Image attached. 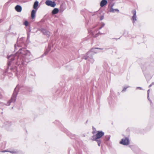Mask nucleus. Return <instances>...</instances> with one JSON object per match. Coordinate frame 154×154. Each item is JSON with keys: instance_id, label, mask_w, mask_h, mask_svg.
<instances>
[{"instance_id": "1", "label": "nucleus", "mask_w": 154, "mask_h": 154, "mask_svg": "<svg viewBox=\"0 0 154 154\" xmlns=\"http://www.w3.org/2000/svg\"><path fill=\"white\" fill-rule=\"evenodd\" d=\"M32 57V55L30 52L27 50L25 48H23L19 49V51L15 55H11L8 56V59L9 61L8 63V68L4 72H3L2 70L0 69L1 74H2L4 76L5 75V73L7 72L8 69H10L11 71L13 72L14 75H16L17 72V68L16 66H10L12 63V61L15 60V62L19 67L22 70V67L26 65V63L29 62L30 59Z\"/></svg>"}, {"instance_id": "2", "label": "nucleus", "mask_w": 154, "mask_h": 154, "mask_svg": "<svg viewBox=\"0 0 154 154\" xmlns=\"http://www.w3.org/2000/svg\"><path fill=\"white\" fill-rule=\"evenodd\" d=\"M19 89V85H17L14 89L11 98L8 101L7 104H5L4 103L0 102V109H2V107L4 105L8 106L10 105L11 103H15L16 99V97L18 91ZM2 97V96L0 95V99H1Z\"/></svg>"}, {"instance_id": "3", "label": "nucleus", "mask_w": 154, "mask_h": 154, "mask_svg": "<svg viewBox=\"0 0 154 154\" xmlns=\"http://www.w3.org/2000/svg\"><path fill=\"white\" fill-rule=\"evenodd\" d=\"M104 135V133L102 131H98L97 133L95 136L92 137L93 140L96 141L99 146H100L101 141L100 138Z\"/></svg>"}, {"instance_id": "4", "label": "nucleus", "mask_w": 154, "mask_h": 154, "mask_svg": "<svg viewBox=\"0 0 154 154\" xmlns=\"http://www.w3.org/2000/svg\"><path fill=\"white\" fill-rule=\"evenodd\" d=\"M94 55L92 53L88 51L86 54V55L84 56L83 58L93 63L94 61L93 58Z\"/></svg>"}, {"instance_id": "5", "label": "nucleus", "mask_w": 154, "mask_h": 154, "mask_svg": "<svg viewBox=\"0 0 154 154\" xmlns=\"http://www.w3.org/2000/svg\"><path fill=\"white\" fill-rule=\"evenodd\" d=\"M96 26H94L89 28L90 31L92 34L93 36L95 37H97L100 34V32L98 31L99 28L95 29Z\"/></svg>"}, {"instance_id": "6", "label": "nucleus", "mask_w": 154, "mask_h": 154, "mask_svg": "<svg viewBox=\"0 0 154 154\" xmlns=\"http://www.w3.org/2000/svg\"><path fill=\"white\" fill-rule=\"evenodd\" d=\"M24 38H21L20 39L18 38L17 43L15 45V49H17V47L19 48L20 47H23L25 45L24 44Z\"/></svg>"}, {"instance_id": "7", "label": "nucleus", "mask_w": 154, "mask_h": 154, "mask_svg": "<svg viewBox=\"0 0 154 154\" xmlns=\"http://www.w3.org/2000/svg\"><path fill=\"white\" fill-rule=\"evenodd\" d=\"M130 141L129 139L127 137H125L122 138L121 141L120 142V143L124 145H127L129 144Z\"/></svg>"}, {"instance_id": "8", "label": "nucleus", "mask_w": 154, "mask_h": 154, "mask_svg": "<svg viewBox=\"0 0 154 154\" xmlns=\"http://www.w3.org/2000/svg\"><path fill=\"white\" fill-rule=\"evenodd\" d=\"M45 3L47 5L52 7H54L56 5V4L54 2H52L50 0L46 1Z\"/></svg>"}, {"instance_id": "9", "label": "nucleus", "mask_w": 154, "mask_h": 154, "mask_svg": "<svg viewBox=\"0 0 154 154\" xmlns=\"http://www.w3.org/2000/svg\"><path fill=\"white\" fill-rule=\"evenodd\" d=\"M131 12L133 13V15L131 19L132 20L133 23L134 24L135 21L137 20V17L136 15V12L135 10H133L131 11Z\"/></svg>"}, {"instance_id": "10", "label": "nucleus", "mask_w": 154, "mask_h": 154, "mask_svg": "<svg viewBox=\"0 0 154 154\" xmlns=\"http://www.w3.org/2000/svg\"><path fill=\"white\" fill-rule=\"evenodd\" d=\"M114 5V3L110 4L109 5L110 8L109 10V12L112 13H114L115 12H119V10L118 9H113V7Z\"/></svg>"}, {"instance_id": "11", "label": "nucleus", "mask_w": 154, "mask_h": 154, "mask_svg": "<svg viewBox=\"0 0 154 154\" xmlns=\"http://www.w3.org/2000/svg\"><path fill=\"white\" fill-rule=\"evenodd\" d=\"M41 31L44 35H46L47 37H49L50 36V32L46 29H42Z\"/></svg>"}, {"instance_id": "12", "label": "nucleus", "mask_w": 154, "mask_h": 154, "mask_svg": "<svg viewBox=\"0 0 154 154\" xmlns=\"http://www.w3.org/2000/svg\"><path fill=\"white\" fill-rule=\"evenodd\" d=\"M97 49L102 50L103 49L101 48H92L89 51L91 52L94 55V54L97 53L98 52V51H97Z\"/></svg>"}, {"instance_id": "13", "label": "nucleus", "mask_w": 154, "mask_h": 154, "mask_svg": "<svg viewBox=\"0 0 154 154\" xmlns=\"http://www.w3.org/2000/svg\"><path fill=\"white\" fill-rule=\"evenodd\" d=\"M16 10L18 12H20L22 11V7L19 5H17L15 8Z\"/></svg>"}, {"instance_id": "14", "label": "nucleus", "mask_w": 154, "mask_h": 154, "mask_svg": "<svg viewBox=\"0 0 154 154\" xmlns=\"http://www.w3.org/2000/svg\"><path fill=\"white\" fill-rule=\"evenodd\" d=\"M107 1L106 0H102L100 2V6L101 7H103L107 3Z\"/></svg>"}, {"instance_id": "15", "label": "nucleus", "mask_w": 154, "mask_h": 154, "mask_svg": "<svg viewBox=\"0 0 154 154\" xmlns=\"http://www.w3.org/2000/svg\"><path fill=\"white\" fill-rule=\"evenodd\" d=\"M38 2L37 1H35L34 3L33 6V8L37 10L38 9L37 7L38 6Z\"/></svg>"}, {"instance_id": "16", "label": "nucleus", "mask_w": 154, "mask_h": 154, "mask_svg": "<svg viewBox=\"0 0 154 154\" xmlns=\"http://www.w3.org/2000/svg\"><path fill=\"white\" fill-rule=\"evenodd\" d=\"M36 11H35L34 10H33L31 12V18L32 19H33L35 16V14L36 13Z\"/></svg>"}, {"instance_id": "17", "label": "nucleus", "mask_w": 154, "mask_h": 154, "mask_svg": "<svg viewBox=\"0 0 154 154\" xmlns=\"http://www.w3.org/2000/svg\"><path fill=\"white\" fill-rule=\"evenodd\" d=\"M11 125V123L8 121H6L4 122V126L8 127Z\"/></svg>"}, {"instance_id": "18", "label": "nucleus", "mask_w": 154, "mask_h": 154, "mask_svg": "<svg viewBox=\"0 0 154 154\" xmlns=\"http://www.w3.org/2000/svg\"><path fill=\"white\" fill-rule=\"evenodd\" d=\"M59 11V9L58 8H55L52 11V14H56L58 13Z\"/></svg>"}, {"instance_id": "19", "label": "nucleus", "mask_w": 154, "mask_h": 154, "mask_svg": "<svg viewBox=\"0 0 154 154\" xmlns=\"http://www.w3.org/2000/svg\"><path fill=\"white\" fill-rule=\"evenodd\" d=\"M51 50V47L49 45L48 46V48L46 50V51L45 52L44 54H43V55H46L48 52L50 50Z\"/></svg>"}, {"instance_id": "20", "label": "nucleus", "mask_w": 154, "mask_h": 154, "mask_svg": "<svg viewBox=\"0 0 154 154\" xmlns=\"http://www.w3.org/2000/svg\"><path fill=\"white\" fill-rule=\"evenodd\" d=\"M149 89L147 91V98L148 100L150 101V105H151L152 104L151 100L149 98Z\"/></svg>"}, {"instance_id": "21", "label": "nucleus", "mask_w": 154, "mask_h": 154, "mask_svg": "<svg viewBox=\"0 0 154 154\" xmlns=\"http://www.w3.org/2000/svg\"><path fill=\"white\" fill-rule=\"evenodd\" d=\"M9 152L11 153L12 154H18V151H10Z\"/></svg>"}, {"instance_id": "22", "label": "nucleus", "mask_w": 154, "mask_h": 154, "mask_svg": "<svg viewBox=\"0 0 154 154\" xmlns=\"http://www.w3.org/2000/svg\"><path fill=\"white\" fill-rule=\"evenodd\" d=\"M130 87L129 86H128L127 87H124L123 89L122 90V91H126V89L127 88Z\"/></svg>"}, {"instance_id": "23", "label": "nucleus", "mask_w": 154, "mask_h": 154, "mask_svg": "<svg viewBox=\"0 0 154 154\" xmlns=\"http://www.w3.org/2000/svg\"><path fill=\"white\" fill-rule=\"evenodd\" d=\"M23 24L26 26H27L28 25L29 23L27 21H25L23 23Z\"/></svg>"}, {"instance_id": "24", "label": "nucleus", "mask_w": 154, "mask_h": 154, "mask_svg": "<svg viewBox=\"0 0 154 154\" xmlns=\"http://www.w3.org/2000/svg\"><path fill=\"white\" fill-rule=\"evenodd\" d=\"M110 138V137L109 136H106L105 137L106 140L107 141H108L109 140Z\"/></svg>"}, {"instance_id": "25", "label": "nucleus", "mask_w": 154, "mask_h": 154, "mask_svg": "<svg viewBox=\"0 0 154 154\" xmlns=\"http://www.w3.org/2000/svg\"><path fill=\"white\" fill-rule=\"evenodd\" d=\"M104 25H105V24L103 23H101V26L99 28V29H101L104 26Z\"/></svg>"}, {"instance_id": "26", "label": "nucleus", "mask_w": 154, "mask_h": 154, "mask_svg": "<svg viewBox=\"0 0 154 154\" xmlns=\"http://www.w3.org/2000/svg\"><path fill=\"white\" fill-rule=\"evenodd\" d=\"M9 151H10L8 150H3V151H1V152H9Z\"/></svg>"}, {"instance_id": "27", "label": "nucleus", "mask_w": 154, "mask_h": 154, "mask_svg": "<svg viewBox=\"0 0 154 154\" xmlns=\"http://www.w3.org/2000/svg\"><path fill=\"white\" fill-rule=\"evenodd\" d=\"M104 16L103 15H102L100 17V20H103L104 19Z\"/></svg>"}, {"instance_id": "28", "label": "nucleus", "mask_w": 154, "mask_h": 154, "mask_svg": "<svg viewBox=\"0 0 154 154\" xmlns=\"http://www.w3.org/2000/svg\"><path fill=\"white\" fill-rule=\"evenodd\" d=\"M136 89H139L140 90H142L143 89L142 88L140 87H137L136 88Z\"/></svg>"}, {"instance_id": "29", "label": "nucleus", "mask_w": 154, "mask_h": 154, "mask_svg": "<svg viewBox=\"0 0 154 154\" xmlns=\"http://www.w3.org/2000/svg\"><path fill=\"white\" fill-rule=\"evenodd\" d=\"M154 85V84H152V82L149 86V87H150L152 86V85Z\"/></svg>"}, {"instance_id": "30", "label": "nucleus", "mask_w": 154, "mask_h": 154, "mask_svg": "<svg viewBox=\"0 0 154 154\" xmlns=\"http://www.w3.org/2000/svg\"><path fill=\"white\" fill-rule=\"evenodd\" d=\"M2 21V20H0V23Z\"/></svg>"}, {"instance_id": "31", "label": "nucleus", "mask_w": 154, "mask_h": 154, "mask_svg": "<svg viewBox=\"0 0 154 154\" xmlns=\"http://www.w3.org/2000/svg\"><path fill=\"white\" fill-rule=\"evenodd\" d=\"M110 1H113L114 0H110Z\"/></svg>"}, {"instance_id": "32", "label": "nucleus", "mask_w": 154, "mask_h": 154, "mask_svg": "<svg viewBox=\"0 0 154 154\" xmlns=\"http://www.w3.org/2000/svg\"><path fill=\"white\" fill-rule=\"evenodd\" d=\"M152 84H154V82H152Z\"/></svg>"}]
</instances>
